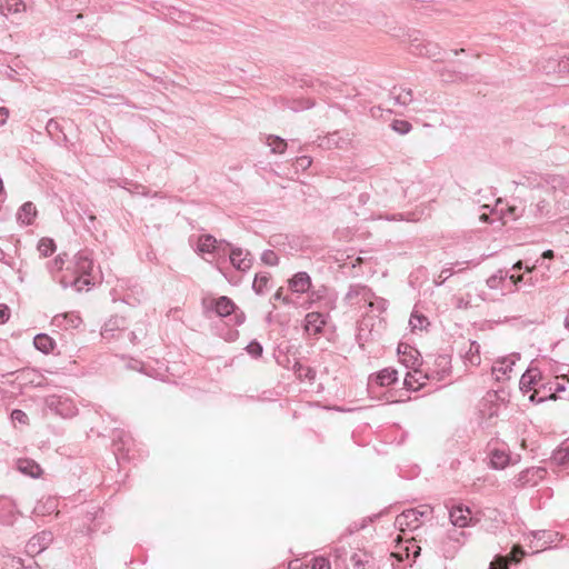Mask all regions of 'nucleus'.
<instances>
[{
  "mask_svg": "<svg viewBox=\"0 0 569 569\" xmlns=\"http://www.w3.org/2000/svg\"><path fill=\"white\" fill-rule=\"evenodd\" d=\"M201 305L207 318H210L211 313H214L220 318L229 317V322L234 326H240L246 320L244 313L240 311L234 302L226 296H221L219 298H203Z\"/></svg>",
  "mask_w": 569,
  "mask_h": 569,
  "instance_id": "obj_1",
  "label": "nucleus"
},
{
  "mask_svg": "<svg viewBox=\"0 0 569 569\" xmlns=\"http://www.w3.org/2000/svg\"><path fill=\"white\" fill-rule=\"evenodd\" d=\"M73 264L74 273L78 276L70 281V284L74 286L78 291H81L84 286H89L91 283L90 274L93 269V259L91 253L88 250L79 251L74 256ZM61 283L64 287L69 284L64 279L61 280Z\"/></svg>",
  "mask_w": 569,
  "mask_h": 569,
  "instance_id": "obj_2",
  "label": "nucleus"
},
{
  "mask_svg": "<svg viewBox=\"0 0 569 569\" xmlns=\"http://www.w3.org/2000/svg\"><path fill=\"white\" fill-rule=\"evenodd\" d=\"M44 403L48 409L62 418H71L78 412L73 399L67 395H49L44 398Z\"/></svg>",
  "mask_w": 569,
  "mask_h": 569,
  "instance_id": "obj_3",
  "label": "nucleus"
},
{
  "mask_svg": "<svg viewBox=\"0 0 569 569\" xmlns=\"http://www.w3.org/2000/svg\"><path fill=\"white\" fill-rule=\"evenodd\" d=\"M373 297V291L366 284L352 283L349 286L345 295V302L355 308H367L370 299Z\"/></svg>",
  "mask_w": 569,
  "mask_h": 569,
  "instance_id": "obj_4",
  "label": "nucleus"
},
{
  "mask_svg": "<svg viewBox=\"0 0 569 569\" xmlns=\"http://www.w3.org/2000/svg\"><path fill=\"white\" fill-rule=\"evenodd\" d=\"M566 390V387L563 383L559 381H550L547 383H542L539 386L538 389H536L533 392L530 393L529 400L531 402L540 403L548 399L556 400L557 393L562 392Z\"/></svg>",
  "mask_w": 569,
  "mask_h": 569,
  "instance_id": "obj_5",
  "label": "nucleus"
},
{
  "mask_svg": "<svg viewBox=\"0 0 569 569\" xmlns=\"http://www.w3.org/2000/svg\"><path fill=\"white\" fill-rule=\"evenodd\" d=\"M318 147L322 149H347L351 143V137L346 131H333L317 140Z\"/></svg>",
  "mask_w": 569,
  "mask_h": 569,
  "instance_id": "obj_6",
  "label": "nucleus"
},
{
  "mask_svg": "<svg viewBox=\"0 0 569 569\" xmlns=\"http://www.w3.org/2000/svg\"><path fill=\"white\" fill-rule=\"evenodd\" d=\"M427 371L431 381L441 382L451 373V358L448 355H439L435 358L433 367H428Z\"/></svg>",
  "mask_w": 569,
  "mask_h": 569,
  "instance_id": "obj_7",
  "label": "nucleus"
},
{
  "mask_svg": "<svg viewBox=\"0 0 569 569\" xmlns=\"http://www.w3.org/2000/svg\"><path fill=\"white\" fill-rule=\"evenodd\" d=\"M547 475V470L541 467H531L521 471L515 479L513 485L517 488L537 486Z\"/></svg>",
  "mask_w": 569,
  "mask_h": 569,
  "instance_id": "obj_8",
  "label": "nucleus"
},
{
  "mask_svg": "<svg viewBox=\"0 0 569 569\" xmlns=\"http://www.w3.org/2000/svg\"><path fill=\"white\" fill-rule=\"evenodd\" d=\"M308 293V303L311 307L312 305L319 303L320 308L329 311L335 307V299L330 296L329 289L325 286H320L319 288L310 289Z\"/></svg>",
  "mask_w": 569,
  "mask_h": 569,
  "instance_id": "obj_9",
  "label": "nucleus"
},
{
  "mask_svg": "<svg viewBox=\"0 0 569 569\" xmlns=\"http://www.w3.org/2000/svg\"><path fill=\"white\" fill-rule=\"evenodd\" d=\"M329 318V311L309 312L305 318V329L309 335H319L326 326Z\"/></svg>",
  "mask_w": 569,
  "mask_h": 569,
  "instance_id": "obj_10",
  "label": "nucleus"
},
{
  "mask_svg": "<svg viewBox=\"0 0 569 569\" xmlns=\"http://www.w3.org/2000/svg\"><path fill=\"white\" fill-rule=\"evenodd\" d=\"M53 536L50 531H42L34 535L26 546V552L34 557L46 550L52 542Z\"/></svg>",
  "mask_w": 569,
  "mask_h": 569,
  "instance_id": "obj_11",
  "label": "nucleus"
},
{
  "mask_svg": "<svg viewBox=\"0 0 569 569\" xmlns=\"http://www.w3.org/2000/svg\"><path fill=\"white\" fill-rule=\"evenodd\" d=\"M431 381L429 372L422 370L420 367L409 371L403 380V386L407 390L418 391L427 385V381Z\"/></svg>",
  "mask_w": 569,
  "mask_h": 569,
  "instance_id": "obj_12",
  "label": "nucleus"
},
{
  "mask_svg": "<svg viewBox=\"0 0 569 569\" xmlns=\"http://www.w3.org/2000/svg\"><path fill=\"white\" fill-rule=\"evenodd\" d=\"M409 49L412 54L420 57L438 58L440 54V48L437 43L423 39H413Z\"/></svg>",
  "mask_w": 569,
  "mask_h": 569,
  "instance_id": "obj_13",
  "label": "nucleus"
},
{
  "mask_svg": "<svg viewBox=\"0 0 569 569\" xmlns=\"http://www.w3.org/2000/svg\"><path fill=\"white\" fill-rule=\"evenodd\" d=\"M398 355L400 361L409 369H416L422 366L420 352L409 345H399Z\"/></svg>",
  "mask_w": 569,
  "mask_h": 569,
  "instance_id": "obj_14",
  "label": "nucleus"
},
{
  "mask_svg": "<svg viewBox=\"0 0 569 569\" xmlns=\"http://www.w3.org/2000/svg\"><path fill=\"white\" fill-rule=\"evenodd\" d=\"M518 359L519 356L513 353L497 360L492 366V375L498 381L509 379V372Z\"/></svg>",
  "mask_w": 569,
  "mask_h": 569,
  "instance_id": "obj_15",
  "label": "nucleus"
},
{
  "mask_svg": "<svg viewBox=\"0 0 569 569\" xmlns=\"http://www.w3.org/2000/svg\"><path fill=\"white\" fill-rule=\"evenodd\" d=\"M229 258L231 264L239 271L246 272L252 267L253 258L251 253L241 248H232Z\"/></svg>",
  "mask_w": 569,
  "mask_h": 569,
  "instance_id": "obj_16",
  "label": "nucleus"
},
{
  "mask_svg": "<svg viewBox=\"0 0 569 569\" xmlns=\"http://www.w3.org/2000/svg\"><path fill=\"white\" fill-rule=\"evenodd\" d=\"M396 526L401 530H415L420 527L421 520L418 518V509H408L396 518Z\"/></svg>",
  "mask_w": 569,
  "mask_h": 569,
  "instance_id": "obj_17",
  "label": "nucleus"
},
{
  "mask_svg": "<svg viewBox=\"0 0 569 569\" xmlns=\"http://www.w3.org/2000/svg\"><path fill=\"white\" fill-rule=\"evenodd\" d=\"M19 511L14 501L8 497H0V522L6 526H12Z\"/></svg>",
  "mask_w": 569,
  "mask_h": 569,
  "instance_id": "obj_18",
  "label": "nucleus"
},
{
  "mask_svg": "<svg viewBox=\"0 0 569 569\" xmlns=\"http://www.w3.org/2000/svg\"><path fill=\"white\" fill-rule=\"evenodd\" d=\"M311 287V277L306 271L297 272L288 280V288L293 293H307Z\"/></svg>",
  "mask_w": 569,
  "mask_h": 569,
  "instance_id": "obj_19",
  "label": "nucleus"
},
{
  "mask_svg": "<svg viewBox=\"0 0 569 569\" xmlns=\"http://www.w3.org/2000/svg\"><path fill=\"white\" fill-rule=\"evenodd\" d=\"M525 551L520 546H513L511 553L509 556H496L495 559L490 562L489 569H509V565L512 561H520Z\"/></svg>",
  "mask_w": 569,
  "mask_h": 569,
  "instance_id": "obj_20",
  "label": "nucleus"
},
{
  "mask_svg": "<svg viewBox=\"0 0 569 569\" xmlns=\"http://www.w3.org/2000/svg\"><path fill=\"white\" fill-rule=\"evenodd\" d=\"M81 323L82 319L77 312L59 313L52 318V325L61 330L77 329Z\"/></svg>",
  "mask_w": 569,
  "mask_h": 569,
  "instance_id": "obj_21",
  "label": "nucleus"
},
{
  "mask_svg": "<svg viewBox=\"0 0 569 569\" xmlns=\"http://www.w3.org/2000/svg\"><path fill=\"white\" fill-rule=\"evenodd\" d=\"M124 328V319L121 317H113L103 325L101 336L106 340L119 338V336L123 333Z\"/></svg>",
  "mask_w": 569,
  "mask_h": 569,
  "instance_id": "obj_22",
  "label": "nucleus"
},
{
  "mask_svg": "<svg viewBox=\"0 0 569 569\" xmlns=\"http://www.w3.org/2000/svg\"><path fill=\"white\" fill-rule=\"evenodd\" d=\"M541 380V372L538 368H529L520 378L519 388L522 392L535 391L539 387L538 383Z\"/></svg>",
  "mask_w": 569,
  "mask_h": 569,
  "instance_id": "obj_23",
  "label": "nucleus"
},
{
  "mask_svg": "<svg viewBox=\"0 0 569 569\" xmlns=\"http://www.w3.org/2000/svg\"><path fill=\"white\" fill-rule=\"evenodd\" d=\"M389 100L392 102V106H401L406 107L410 104L413 100V93L411 89L395 86L389 92Z\"/></svg>",
  "mask_w": 569,
  "mask_h": 569,
  "instance_id": "obj_24",
  "label": "nucleus"
},
{
  "mask_svg": "<svg viewBox=\"0 0 569 569\" xmlns=\"http://www.w3.org/2000/svg\"><path fill=\"white\" fill-rule=\"evenodd\" d=\"M470 513L471 512L469 508L456 506L449 510V518L455 527L465 528L469 525V521L471 520Z\"/></svg>",
  "mask_w": 569,
  "mask_h": 569,
  "instance_id": "obj_25",
  "label": "nucleus"
},
{
  "mask_svg": "<svg viewBox=\"0 0 569 569\" xmlns=\"http://www.w3.org/2000/svg\"><path fill=\"white\" fill-rule=\"evenodd\" d=\"M398 380V371L392 368H385L376 373L375 377H370V381H375L381 387H388Z\"/></svg>",
  "mask_w": 569,
  "mask_h": 569,
  "instance_id": "obj_26",
  "label": "nucleus"
},
{
  "mask_svg": "<svg viewBox=\"0 0 569 569\" xmlns=\"http://www.w3.org/2000/svg\"><path fill=\"white\" fill-rule=\"evenodd\" d=\"M132 439L124 431H116L113 435V450L126 457L130 451Z\"/></svg>",
  "mask_w": 569,
  "mask_h": 569,
  "instance_id": "obj_27",
  "label": "nucleus"
},
{
  "mask_svg": "<svg viewBox=\"0 0 569 569\" xmlns=\"http://www.w3.org/2000/svg\"><path fill=\"white\" fill-rule=\"evenodd\" d=\"M17 469L21 473H23L26 476H30L32 478L40 477V475L42 472L40 466L34 460H31L28 458L18 459L17 460Z\"/></svg>",
  "mask_w": 569,
  "mask_h": 569,
  "instance_id": "obj_28",
  "label": "nucleus"
},
{
  "mask_svg": "<svg viewBox=\"0 0 569 569\" xmlns=\"http://www.w3.org/2000/svg\"><path fill=\"white\" fill-rule=\"evenodd\" d=\"M37 216L36 206L31 202H24L17 213V219L23 224H31Z\"/></svg>",
  "mask_w": 569,
  "mask_h": 569,
  "instance_id": "obj_29",
  "label": "nucleus"
},
{
  "mask_svg": "<svg viewBox=\"0 0 569 569\" xmlns=\"http://www.w3.org/2000/svg\"><path fill=\"white\" fill-rule=\"evenodd\" d=\"M467 264H469V261H462V262L457 261L455 263H448L440 271L437 279L435 280V283L437 286L443 284L445 281L456 272L455 267H458L459 268L458 271H461V270L466 269V267H462V266H467Z\"/></svg>",
  "mask_w": 569,
  "mask_h": 569,
  "instance_id": "obj_30",
  "label": "nucleus"
},
{
  "mask_svg": "<svg viewBox=\"0 0 569 569\" xmlns=\"http://www.w3.org/2000/svg\"><path fill=\"white\" fill-rule=\"evenodd\" d=\"M548 183L555 191H559L563 194H569V174L561 176L555 174L551 176L548 180Z\"/></svg>",
  "mask_w": 569,
  "mask_h": 569,
  "instance_id": "obj_31",
  "label": "nucleus"
},
{
  "mask_svg": "<svg viewBox=\"0 0 569 569\" xmlns=\"http://www.w3.org/2000/svg\"><path fill=\"white\" fill-rule=\"evenodd\" d=\"M26 10V4L22 0H4L0 3V13L8 17L11 13H18Z\"/></svg>",
  "mask_w": 569,
  "mask_h": 569,
  "instance_id": "obj_32",
  "label": "nucleus"
},
{
  "mask_svg": "<svg viewBox=\"0 0 569 569\" xmlns=\"http://www.w3.org/2000/svg\"><path fill=\"white\" fill-rule=\"evenodd\" d=\"M33 345L39 351L50 353L54 349L56 342L48 335L39 333L34 337Z\"/></svg>",
  "mask_w": 569,
  "mask_h": 569,
  "instance_id": "obj_33",
  "label": "nucleus"
},
{
  "mask_svg": "<svg viewBox=\"0 0 569 569\" xmlns=\"http://www.w3.org/2000/svg\"><path fill=\"white\" fill-rule=\"evenodd\" d=\"M218 241L211 234H202L198 239L197 249L201 253H212L217 249Z\"/></svg>",
  "mask_w": 569,
  "mask_h": 569,
  "instance_id": "obj_34",
  "label": "nucleus"
},
{
  "mask_svg": "<svg viewBox=\"0 0 569 569\" xmlns=\"http://www.w3.org/2000/svg\"><path fill=\"white\" fill-rule=\"evenodd\" d=\"M510 457L505 450L495 449L490 455V465L495 469H503L509 463Z\"/></svg>",
  "mask_w": 569,
  "mask_h": 569,
  "instance_id": "obj_35",
  "label": "nucleus"
},
{
  "mask_svg": "<svg viewBox=\"0 0 569 569\" xmlns=\"http://www.w3.org/2000/svg\"><path fill=\"white\" fill-rule=\"evenodd\" d=\"M269 281H270L269 273H267V272L257 273L253 279L252 289L254 290V292L257 295H263L268 289Z\"/></svg>",
  "mask_w": 569,
  "mask_h": 569,
  "instance_id": "obj_36",
  "label": "nucleus"
},
{
  "mask_svg": "<svg viewBox=\"0 0 569 569\" xmlns=\"http://www.w3.org/2000/svg\"><path fill=\"white\" fill-rule=\"evenodd\" d=\"M267 143H268V146L271 147L272 153L282 154L288 147L287 141L278 136H269L267 138Z\"/></svg>",
  "mask_w": 569,
  "mask_h": 569,
  "instance_id": "obj_37",
  "label": "nucleus"
},
{
  "mask_svg": "<svg viewBox=\"0 0 569 569\" xmlns=\"http://www.w3.org/2000/svg\"><path fill=\"white\" fill-rule=\"evenodd\" d=\"M466 360L471 363L472 366H479L481 358H480V345L476 341L470 342L469 350L466 353Z\"/></svg>",
  "mask_w": 569,
  "mask_h": 569,
  "instance_id": "obj_38",
  "label": "nucleus"
},
{
  "mask_svg": "<svg viewBox=\"0 0 569 569\" xmlns=\"http://www.w3.org/2000/svg\"><path fill=\"white\" fill-rule=\"evenodd\" d=\"M551 461L558 466H563L569 462V446L558 448L551 457Z\"/></svg>",
  "mask_w": 569,
  "mask_h": 569,
  "instance_id": "obj_39",
  "label": "nucleus"
},
{
  "mask_svg": "<svg viewBox=\"0 0 569 569\" xmlns=\"http://www.w3.org/2000/svg\"><path fill=\"white\" fill-rule=\"evenodd\" d=\"M387 307H388V301L383 298L377 297L375 293H373L372 299H370L367 305V309L369 311H372V312L376 311L378 313H382L383 311H386Z\"/></svg>",
  "mask_w": 569,
  "mask_h": 569,
  "instance_id": "obj_40",
  "label": "nucleus"
},
{
  "mask_svg": "<svg viewBox=\"0 0 569 569\" xmlns=\"http://www.w3.org/2000/svg\"><path fill=\"white\" fill-rule=\"evenodd\" d=\"M20 567H23L22 560L11 555L2 556L0 560L1 569H20Z\"/></svg>",
  "mask_w": 569,
  "mask_h": 569,
  "instance_id": "obj_41",
  "label": "nucleus"
},
{
  "mask_svg": "<svg viewBox=\"0 0 569 569\" xmlns=\"http://www.w3.org/2000/svg\"><path fill=\"white\" fill-rule=\"evenodd\" d=\"M38 250L42 257L51 256L56 251V243L52 239L42 238L39 241Z\"/></svg>",
  "mask_w": 569,
  "mask_h": 569,
  "instance_id": "obj_42",
  "label": "nucleus"
},
{
  "mask_svg": "<svg viewBox=\"0 0 569 569\" xmlns=\"http://www.w3.org/2000/svg\"><path fill=\"white\" fill-rule=\"evenodd\" d=\"M508 278V272L503 270H498L497 273L492 274L487 279V286L490 289H499L502 281Z\"/></svg>",
  "mask_w": 569,
  "mask_h": 569,
  "instance_id": "obj_43",
  "label": "nucleus"
},
{
  "mask_svg": "<svg viewBox=\"0 0 569 569\" xmlns=\"http://www.w3.org/2000/svg\"><path fill=\"white\" fill-rule=\"evenodd\" d=\"M409 323L413 330H422L427 325H429L427 317L417 312L411 315Z\"/></svg>",
  "mask_w": 569,
  "mask_h": 569,
  "instance_id": "obj_44",
  "label": "nucleus"
},
{
  "mask_svg": "<svg viewBox=\"0 0 569 569\" xmlns=\"http://www.w3.org/2000/svg\"><path fill=\"white\" fill-rule=\"evenodd\" d=\"M391 128L400 134H406L411 131L412 124L407 120H393Z\"/></svg>",
  "mask_w": 569,
  "mask_h": 569,
  "instance_id": "obj_45",
  "label": "nucleus"
},
{
  "mask_svg": "<svg viewBox=\"0 0 569 569\" xmlns=\"http://www.w3.org/2000/svg\"><path fill=\"white\" fill-rule=\"evenodd\" d=\"M261 261L267 266H277L279 258L273 250H264L261 254Z\"/></svg>",
  "mask_w": 569,
  "mask_h": 569,
  "instance_id": "obj_46",
  "label": "nucleus"
},
{
  "mask_svg": "<svg viewBox=\"0 0 569 569\" xmlns=\"http://www.w3.org/2000/svg\"><path fill=\"white\" fill-rule=\"evenodd\" d=\"M312 164V158L309 156H300L297 157L295 160V168L296 170H307Z\"/></svg>",
  "mask_w": 569,
  "mask_h": 569,
  "instance_id": "obj_47",
  "label": "nucleus"
},
{
  "mask_svg": "<svg viewBox=\"0 0 569 569\" xmlns=\"http://www.w3.org/2000/svg\"><path fill=\"white\" fill-rule=\"evenodd\" d=\"M311 569H331V563L326 557H315L312 559Z\"/></svg>",
  "mask_w": 569,
  "mask_h": 569,
  "instance_id": "obj_48",
  "label": "nucleus"
},
{
  "mask_svg": "<svg viewBox=\"0 0 569 569\" xmlns=\"http://www.w3.org/2000/svg\"><path fill=\"white\" fill-rule=\"evenodd\" d=\"M11 420H12V422H19V423H22V425H28L29 423L28 415L24 411L20 410V409L12 410V412H11Z\"/></svg>",
  "mask_w": 569,
  "mask_h": 569,
  "instance_id": "obj_49",
  "label": "nucleus"
},
{
  "mask_svg": "<svg viewBox=\"0 0 569 569\" xmlns=\"http://www.w3.org/2000/svg\"><path fill=\"white\" fill-rule=\"evenodd\" d=\"M246 349L253 358H259L263 351L262 346L256 340L251 341Z\"/></svg>",
  "mask_w": 569,
  "mask_h": 569,
  "instance_id": "obj_50",
  "label": "nucleus"
},
{
  "mask_svg": "<svg viewBox=\"0 0 569 569\" xmlns=\"http://www.w3.org/2000/svg\"><path fill=\"white\" fill-rule=\"evenodd\" d=\"M46 130L47 132L51 136V137H54L57 136L58 132L61 131V127H60V123L54 120V119H50L48 122H47V126H46Z\"/></svg>",
  "mask_w": 569,
  "mask_h": 569,
  "instance_id": "obj_51",
  "label": "nucleus"
},
{
  "mask_svg": "<svg viewBox=\"0 0 569 569\" xmlns=\"http://www.w3.org/2000/svg\"><path fill=\"white\" fill-rule=\"evenodd\" d=\"M273 300H281L284 305H290L291 299L288 296H283V288L280 287L272 297Z\"/></svg>",
  "mask_w": 569,
  "mask_h": 569,
  "instance_id": "obj_52",
  "label": "nucleus"
},
{
  "mask_svg": "<svg viewBox=\"0 0 569 569\" xmlns=\"http://www.w3.org/2000/svg\"><path fill=\"white\" fill-rule=\"evenodd\" d=\"M10 310L6 305H0V323H6L9 320Z\"/></svg>",
  "mask_w": 569,
  "mask_h": 569,
  "instance_id": "obj_53",
  "label": "nucleus"
},
{
  "mask_svg": "<svg viewBox=\"0 0 569 569\" xmlns=\"http://www.w3.org/2000/svg\"><path fill=\"white\" fill-rule=\"evenodd\" d=\"M558 71L561 73L569 74V57H567L566 59H562L558 62Z\"/></svg>",
  "mask_w": 569,
  "mask_h": 569,
  "instance_id": "obj_54",
  "label": "nucleus"
},
{
  "mask_svg": "<svg viewBox=\"0 0 569 569\" xmlns=\"http://www.w3.org/2000/svg\"><path fill=\"white\" fill-rule=\"evenodd\" d=\"M63 266V259L58 256L53 261L49 263L50 270H61Z\"/></svg>",
  "mask_w": 569,
  "mask_h": 569,
  "instance_id": "obj_55",
  "label": "nucleus"
},
{
  "mask_svg": "<svg viewBox=\"0 0 569 569\" xmlns=\"http://www.w3.org/2000/svg\"><path fill=\"white\" fill-rule=\"evenodd\" d=\"M432 512V509L430 506H421L420 509H418V518L419 520L422 518V517H429Z\"/></svg>",
  "mask_w": 569,
  "mask_h": 569,
  "instance_id": "obj_56",
  "label": "nucleus"
},
{
  "mask_svg": "<svg viewBox=\"0 0 569 569\" xmlns=\"http://www.w3.org/2000/svg\"><path fill=\"white\" fill-rule=\"evenodd\" d=\"M9 117V110L4 107H0V126L4 124Z\"/></svg>",
  "mask_w": 569,
  "mask_h": 569,
  "instance_id": "obj_57",
  "label": "nucleus"
},
{
  "mask_svg": "<svg viewBox=\"0 0 569 569\" xmlns=\"http://www.w3.org/2000/svg\"><path fill=\"white\" fill-rule=\"evenodd\" d=\"M312 106H313V103H310L309 101H302V102H299V106L292 107V110L299 111V110H302V109H309Z\"/></svg>",
  "mask_w": 569,
  "mask_h": 569,
  "instance_id": "obj_58",
  "label": "nucleus"
},
{
  "mask_svg": "<svg viewBox=\"0 0 569 569\" xmlns=\"http://www.w3.org/2000/svg\"><path fill=\"white\" fill-rule=\"evenodd\" d=\"M127 336L132 343H137V341H139L137 331H130L127 333Z\"/></svg>",
  "mask_w": 569,
  "mask_h": 569,
  "instance_id": "obj_59",
  "label": "nucleus"
},
{
  "mask_svg": "<svg viewBox=\"0 0 569 569\" xmlns=\"http://www.w3.org/2000/svg\"><path fill=\"white\" fill-rule=\"evenodd\" d=\"M508 213L513 218L517 219L519 216L517 213V207H509Z\"/></svg>",
  "mask_w": 569,
  "mask_h": 569,
  "instance_id": "obj_60",
  "label": "nucleus"
},
{
  "mask_svg": "<svg viewBox=\"0 0 569 569\" xmlns=\"http://www.w3.org/2000/svg\"><path fill=\"white\" fill-rule=\"evenodd\" d=\"M509 279L515 283V284H518V282L522 281V276H515V274H511V276H508Z\"/></svg>",
  "mask_w": 569,
  "mask_h": 569,
  "instance_id": "obj_61",
  "label": "nucleus"
},
{
  "mask_svg": "<svg viewBox=\"0 0 569 569\" xmlns=\"http://www.w3.org/2000/svg\"><path fill=\"white\" fill-rule=\"evenodd\" d=\"M553 251L552 250H546L543 253H542V257L543 258H547V259H552L553 258Z\"/></svg>",
  "mask_w": 569,
  "mask_h": 569,
  "instance_id": "obj_62",
  "label": "nucleus"
},
{
  "mask_svg": "<svg viewBox=\"0 0 569 569\" xmlns=\"http://www.w3.org/2000/svg\"><path fill=\"white\" fill-rule=\"evenodd\" d=\"M306 377L309 378V379H313L315 378V371L310 368L307 369V372H306Z\"/></svg>",
  "mask_w": 569,
  "mask_h": 569,
  "instance_id": "obj_63",
  "label": "nucleus"
},
{
  "mask_svg": "<svg viewBox=\"0 0 569 569\" xmlns=\"http://www.w3.org/2000/svg\"><path fill=\"white\" fill-rule=\"evenodd\" d=\"M513 270H520L522 269V261H518L512 267Z\"/></svg>",
  "mask_w": 569,
  "mask_h": 569,
  "instance_id": "obj_64",
  "label": "nucleus"
}]
</instances>
